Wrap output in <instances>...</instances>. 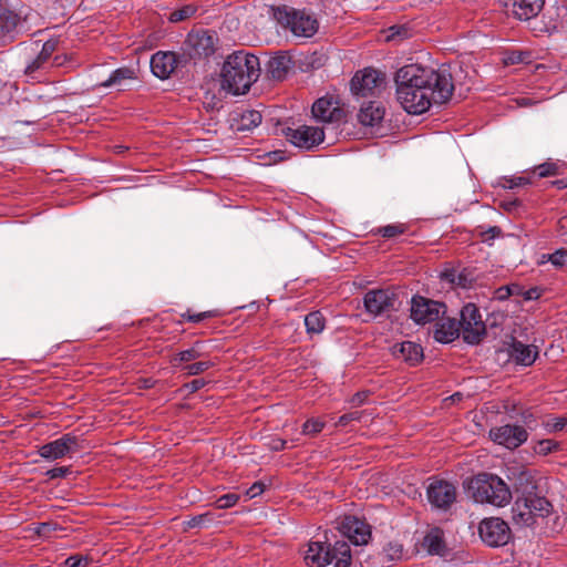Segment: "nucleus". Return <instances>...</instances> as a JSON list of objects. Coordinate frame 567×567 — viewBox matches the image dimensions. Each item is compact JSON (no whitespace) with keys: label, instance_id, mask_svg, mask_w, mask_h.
Returning <instances> with one entry per match:
<instances>
[{"label":"nucleus","instance_id":"ddd939ff","mask_svg":"<svg viewBox=\"0 0 567 567\" xmlns=\"http://www.w3.org/2000/svg\"><path fill=\"white\" fill-rule=\"evenodd\" d=\"M489 437L496 444L514 450L527 441L528 433L522 425L505 424L491 429Z\"/></svg>","mask_w":567,"mask_h":567},{"label":"nucleus","instance_id":"8fccbe9b","mask_svg":"<svg viewBox=\"0 0 567 567\" xmlns=\"http://www.w3.org/2000/svg\"><path fill=\"white\" fill-rule=\"evenodd\" d=\"M58 43L59 41L55 40V39H50L48 41H45L42 45V50L40 51L43 56H47L48 59L51 60L52 58V54L56 51L58 49Z\"/></svg>","mask_w":567,"mask_h":567},{"label":"nucleus","instance_id":"7c9ffc66","mask_svg":"<svg viewBox=\"0 0 567 567\" xmlns=\"http://www.w3.org/2000/svg\"><path fill=\"white\" fill-rule=\"evenodd\" d=\"M324 317L320 311H312L305 317L307 333L318 334L324 329Z\"/></svg>","mask_w":567,"mask_h":567},{"label":"nucleus","instance_id":"13d9d810","mask_svg":"<svg viewBox=\"0 0 567 567\" xmlns=\"http://www.w3.org/2000/svg\"><path fill=\"white\" fill-rule=\"evenodd\" d=\"M205 385V381L203 379H195L192 382L187 383L186 386L190 392H196Z\"/></svg>","mask_w":567,"mask_h":567},{"label":"nucleus","instance_id":"9d476101","mask_svg":"<svg viewBox=\"0 0 567 567\" xmlns=\"http://www.w3.org/2000/svg\"><path fill=\"white\" fill-rule=\"evenodd\" d=\"M284 135L291 144L299 148L312 150L324 141V132L320 127L301 125L297 128L287 127Z\"/></svg>","mask_w":567,"mask_h":567},{"label":"nucleus","instance_id":"0eeeda50","mask_svg":"<svg viewBox=\"0 0 567 567\" xmlns=\"http://www.w3.org/2000/svg\"><path fill=\"white\" fill-rule=\"evenodd\" d=\"M458 324L463 340L468 344H478L486 334V323L480 309L472 302L462 308Z\"/></svg>","mask_w":567,"mask_h":567},{"label":"nucleus","instance_id":"69168bd1","mask_svg":"<svg viewBox=\"0 0 567 567\" xmlns=\"http://www.w3.org/2000/svg\"><path fill=\"white\" fill-rule=\"evenodd\" d=\"M286 445V441L277 439L272 441L271 447L276 451L284 450Z\"/></svg>","mask_w":567,"mask_h":567},{"label":"nucleus","instance_id":"473e14b6","mask_svg":"<svg viewBox=\"0 0 567 567\" xmlns=\"http://www.w3.org/2000/svg\"><path fill=\"white\" fill-rule=\"evenodd\" d=\"M134 72L128 68H120L112 72L110 78L102 82L100 86L110 87L113 85H120L124 80L132 79Z\"/></svg>","mask_w":567,"mask_h":567},{"label":"nucleus","instance_id":"f8f14e48","mask_svg":"<svg viewBox=\"0 0 567 567\" xmlns=\"http://www.w3.org/2000/svg\"><path fill=\"white\" fill-rule=\"evenodd\" d=\"M396 295L390 289L369 290L363 298L368 313L378 317L395 309Z\"/></svg>","mask_w":567,"mask_h":567},{"label":"nucleus","instance_id":"c9c22d12","mask_svg":"<svg viewBox=\"0 0 567 567\" xmlns=\"http://www.w3.org/2000/svg\"><path fill=\"white\" fill-rule=\"evenodd\" d=\"M216 517L214 512H207L197 516L192 517L189 520L184 522V530L200 527L208 522H212Z\"/></svg>","mask_w":567,"mask_h":567},{"label":"nucleus","instance_id":"37998d69","mask_svg":"<svg viewBox=\"0 0 567 567\" xmlns=\"http://www.w3.org/2000/svg\"><path fill=\"white\" fill-rule=\"evenodd\" d=\"M548 260L557 268L567 266V250L558 249L555 252L548 255Z\"/></svg>","mask_w":567,"mask_h":567},{"label":"nucleus","instance_id":"a18cd8bd","mask_svg":"<svg viewBox=\"0 0 567 567\" xmlns=\"http://www.w3.org/2000/svg\"><path fill=\"white\" fill-rule=\"evenodd\" d=\"M91 559L83 555H73L65 559L66 567H87Z\"/></svg>","mask_w":567,"mask_h":567},{"label":"nucleus","instance_id":"39448f33","mask_svg":"<svg viewBox=\"0 0 567 567\" xmlns=\"http://www.w3.org/2000/svg\"><path fill=\"white\" fill-rule=\"evenodd\" d=\"M553 511L548 498H516L512 505L513 523L522 527H530L538 523L539 518L547 517Z\"/></svg>","mask_w":567,"mask_h":567},{"label":"nucleus","instance_id":"f3484780","mask_svg":"<svg viewBox=\"0 0 567 567\" xmlns=\"http://www.w3.org/2000/svg\"><path fill=\"white\" fill-rule=\"evenodd\" d=\"M178 56L174 52H156L151 59V69L155 76L167 79L177 68Z\"/></svg>","mask_w":567,"mask_h":567},{"label":"nucleus","instance_id":"aec40b11","mask_svg":"<svg viewBox=\"0 0 567 567\" xmlns=\"http://www.w3.org/2000/svg\"><path fill=\"white\" fill-rule=\"evenodd\" d=\"M312 114L315 118L324 123L339 122L343 117V111L336 106L331 100L323 97L313 103Z\"/></svg>","mask_w":567,"mask_h":567},{"label":"nucleus","instance_id":"423d86ee","mask_svg":"<svg viewBox=\"0 0 567 567\" xmlns=\"http://www.w3.org/2000/svg\"><path fill=\"white\" fill-rule=\"evenodd\" d=\"M468 496H511L506 483L495 474L480 473L464 482Z\"/></svg>","mask_w":567,"mask_h":567},{"label":"nucleus","instance_id":"774afa93","mask_svg":"<svg viewBox=\"0 0 567 567\" xmlns=\"http://www.w3.org/2000/svg\"><path fill=\"white\" fill-rule=\"evenodd\" d=\"M559 226L561 229H567V215L559 219Z\"/></svg>","mask_w":567,"mask_h":567},{"label":"nucleus","instance_id":"412c9836","mask_svg":"<svg viewBox=\"0 0 567 567\" xmlns=\"http://www.w3.org/2000/svg\"><path fill=\"white\" fill-rule=\"evenodd\" d=\"M435 324L434 339L441 343H450L460 337L458 321L454 318L442 316Z\"/></svg>","mask_w":567,"mask_h":567},{"label":"nucleus","instance_id":"2eb2a0df","mask_svg":"<svg viewBox=\"0 0 567 567\" xmlns=\"http://www.w3.org/2000/svg\"><path fill=\"white\" fill-rule=\"evenodd\" d=\"M416 550L431 556L444 557L449 553L444 530L437 526L427 528L423 537L415 544Z\"/></svg>","mask_w":567,"mask_h":567},{"label":"nucleus","instance_id":"5fc2aeb1","mask_svg":"<svg viewBox=\"0 0 567 567\" xmlns=\"http://www.w3.org/2000/svg\"><path fill=\"white\" fill-rule=\"evenodd\" d=\"M71 472L69 466H58L47 472L50 478L64 477Z\"/></svg>","mask_w":567,"mask_h":567},{"label":"nucleus","instance_id":"72a5a7b5","mask_svg":"<svg viewBox=\"0 0 567 567\" xmlns=\"http://www.w3.org/2000/svg\"><path fill=\"white\" fill-rule=\"evenodd\" d=\"M19 17L9 10H3L0 13V31L3 33L12 32L18 25Z\"/></svg>","mask_w":567,"mask_h":567},{"label":"nucleus","instance_id":"f03ea898","mask_svg":"<svg viewBox=\"0 0 567 567\" xmlns=\"http://www.w3.org/2000/svg\"><path fill=\"white\" fill-rule=\"evenodd\" d=\"M258 56L237 50L228 54L220 70V87L233 95L246 94L260 75Z\"/></svg>","mask_w":567,"mask_h":567},{"label":"nucleus","instance_id":"0e129e2a","mask_svg":"<svg viewBox=\"0 0 567 567\" xmlns=\"http://www.w3.org/2000/svg\"><path fill=\"white\" fill-rule=\"evenodd\" d=\"M551 185L555 186L558 189H564V188L567 187V177L560 178V179H556V181L551 182Z\"/></svg>","mask_w":567,"mask_h":567},{"label":"nucleus","instance_id":"c03bdc74","mask_svg":"<svg viewBox=\"0 0 567 567\" xmlns=\"http://www.w3.org/2000/svg\"><path fill=\"white\" fill-rule=\"evenodd\" d=\"M431 506L433 509L440 511V512H447L450 511L452 504L456 498H429Z\"/></svg>","mask_w":567,"mask_h":567},{"label":"nucleus","instance_id":"a19ab883","mask_svg":"<svg viewBox=\"0 0 567 567\" xmlns=\"http://www.w3.org/2000/svg\"><path fill=\"white\" fill-rule=\"evenodd\" d=\"M216 316H217V311H215V310L204 311V312H199V313H192L189 310H187L186 312L181 315V317L184 320H187V321H190L194 323L200 322L203 320H206V319H209V318H213Z\"/></svg>","mask_w":567,"mask_h":567},{"label":"nucleus","instance_id":"bb28decb","mask_svg":"<svg viewBox=\"0 0 567 567\" xmlns=\"http://www.w3.org/2000/svg\"><path fill=\"white\" fill-rule=\"evenodd\" d=\"M441 278L456 287H461L463 289L471 288L473 282L475 281V277L472 271L467 268H463L461 270L457 269H446L442 272Z\"/></svg>","mask_w":567,"mask_h":567},{"label":"nucleus","instance_id":"5701e85b","mask_svg":"<svg viewBox=\"0 0 567 567\" xmlns=\"http://www.w3.org/2000/svg\"><path fill=\"white\" fill-rule=\"evenodd\" d=\"M383 117L384 109L377 102L363 104L357 114L358 122L370 127L379 125Z\"/></svg>","mask_w":567,"mask_h":567},{"label":"nucleus","instance_id":"dca6fc26","mask_svg":"<svg viewBox=\"0 0 567 567\" xmlns=\"http://www.w3.org/2000/svg\"><path fill=\"white\" fill-rule=\"evenodd\" d=\"M339 530L354 545H365L371 537L370 526L355 516H346L339 524Z\"/></svg>","mask_w":567,"mask_h":567},{"label":"nucleus","instance_id":"b1692460","mask_svg":"<svg viewBox=\"0 0 567 567\" xmlns=\"http://www.w3.org/2000/svg\"><path fill=\"white\" fill-rule=\"evenodd\" d=\"M393 354L410 365H416L423 359V349L412 341H404L393 347Z\"/></svg>","mask_w":567,"mask_h":567},{"label":"nucleus","instance_id":"6e6d98bb","mask_svg":"<svg viewBox=\"0 0 567 567\" xmlns=\"http://www.w3.org/2000/svg\"><path fill=\"white\" fill-rule=\"evenodd\" d=\"M238 498H217L215 502L216 509L230 508L236 505Z\"/></svg>","mask_w":567,"mask_h":567},{"label":"nucleus","instance_id":"c85d7f7f","mask_svg":"<svg viewBox=\"0 0 567 567\" xmlns=\"http://www.w3.org/2000/svg\"><path fill=\"white\" fill-rule=\"evenodd\" d=\"M202 342L197 341L194 346L187 350L179 351L175 355H173L169 360L172 365L178 367L182 362H190L197 360L202 357L200 352Z\"/></svg>","mask_w":567,"mask_h":567},{"label":"nucleus","instance_id":"e433bc0d","mask_svg":"<svg viewBox=\"0 0 567 567\" xmlns=\"http://www.w3.org/2000/svg\"><path fill=\"white\" fill-rule=\"evenodd\" d=\"M406 230V227L402 224H393V225H386L383 227H380L378 229V233L384 237V238H394L399 235L404 234Z\"/></svg>","mask_w":567,"mask_h":567},{"label":"nucleus","instance_id":"6e6552de","mask_svg":"<svg viewBox=\"0 0 567 567\" xmlns=\"http://www.w3.org/2000/svg\"><path fill=\"white\" fill-rule=\"evenodd\" d=\"M411 319L417 324H426L439 320L446 312L443 302L435 301L422 296H414L411 299Z\"/></svg>","mask_w":567,"mask_h":567},{"label":"nucleus","instance_id":"bf43d9fd","mask_svg":"<svg viewBox=\"0 0 567 567\" xmlns=\"http://www.w3.org/2000/svg\"><path fill=\"white\" fill-rule=\"evenodd\" d=\"M368 392H358L351 398V402L357 405H361L365 402Z\"/></svg>","mask_w":567,"mask_h":567},{"label":"nucleus","instance_id":"f704fd0d","mask_svg":"<svg viewBox=\"0 0 567 567\" xmlns=\"http://www.w3.org/2000/svg\"><path fill=\"white\" fill-rule=\"evenodd\" d=\"M534 173L538 175V177H547L555 176L560 173V165L556 162H545L534 168Z\"/></svg>","mask_w":567,"mask_h":567},{"label":"nucleus","instance_id":"4d7b16f0","mask_svg":"<svg viewBox=\"0 0 567 567\" xmlns=\"http://www.w3.org/2000/svg\"><path fill=\"white\" fill-rule=\"evenodd\" d=\"M518 206H520V202L518 199L504 200L502 203V207L509 213L514 212Z\"/></svg>","mask_w":567,"mask_h":567},{"label":"nucleus","instance_id":"9b49d317","mask_svg":"<svg viewBox=\"0 0 567 567\" xmlns=\"http://www.w3.org/2000/svg\"><path fill=\"white\" fill-rule=\"evenodd\" d=\"M384 82V74L367 68L363 71H359L354 74L351 80V91L357 96H370L374 95Z\"/></svg>","mask_w":567,"mask_h":567},{"label":"nucleus","instance_id":"20e7f679","mask_svg":"<svg viewBox=\"0 0 567 567\" xmlns=\"http://www.w3.org/2000/svg\"><path fill=\"white\" fill-rule=\"evenodd\" d=\"M272 18L296 37L310 38L318 31V21L305 11L287 6L272 7Z\"/></svg>","mask_w":567,"mask_h":567},{"label":"nucleus","instance_id":"7ed1b4c3","mask_svg":"<svg viewBox=\"0 0 567 567\" xmlns=\"http://www.w3.org/2000/svg\"><path fill=\"white\" fill-rule=\"evenodd\" d=\"M310 567H350L351 550L347 542L338 540L333 545L322 542H311L305 556Z\"/></svg>","mask_w":567,"mask_h":567},{"label":"nucleus","instance_id":"338daca9","mask_svg":"<svg viewBox=\"0 0 567 567\" xmlns=\"http://www.w3.org/2000/svg\"><path fill=\"white\" fill-rule=\"evenodd\" d=\"M538 485H533L530 491L524 493L523 496H537L539 492H537Z\"/></svg>","mask_w":567,"mask_h":567},{"label":"nucleus","instance_id":"09e8293b","mask_svg":"<svg viewBox=\"0 0 567 567\" xmlns=\"http://www.w3.org/2000/svg\"><path fill=\"white\" fill-rule=\"evenodd\" d=\"M515 288L516 286H502L495 290L494 298L501 301L506 300L514 293Z\"/></svg>","mask_w":567,"mask_h":567},{"label":"nucleus","instance_id":"6ab92c4d","mask_svg":"<svg viewBox=\"0 0 567 567\" xmlns=\"http://www.w3.org/2000/svg\"><path fill=\"white\" fill-rule=\"evenodd\" d=\"M262 121V115L256 110H237L233 112L230 126L236 132H247L257 127Z\"/></svg>","mask_w":567,"mask_h":567},{"label":"nucleus","instance_id":"680f3d73","mask_svg":"<svg viewBox=\"0 0 567 567\" xmlns=\"http://www.w3.org/2000/svg\"><path fill=\"white\" fill-rule=\"evenodd\" d=\"M35 532L39 536H47L50 532V524H48V523L40 524Z\"/></svg>","mask_w":567,"mask_h":567},{"label":"nucleus","instance_id":"de8ad7c7","mask_svg":"<svg viewBox=\"0 0 567 567\" xmlns=\"http://www.w3.org/2000/svg\"><path fill=\"white\" fill-rule=\"evenodd\" d=\"M361 416H362V412H360V411H354V412L342 414L338 419L337 425L338 426H347L349 423H351L353 421H360Z\"/></svg>","mask_w":567,"mask_h":567},{"label":"nucleus","instance_id":"a878e982","mask_svg":"<svg viewBox=\"0 0 567 567\" xmlns=\"http://www.w3.org/2000/svg\"><path fill=\"white\" fill-rule=\"evenodd\" d=\"M544 6V0H514L513 13L519 20H529L536 17Z\"/></svg>","mask_w":567,"mask_h":567},{"label":"nucleus","instance_id":"ea45409f","mask_svg":"<svg viewBox=\"0 0 567 567\" xmlns=\"http://www.w3.org/2000/svg\"><path fill=\"white\" fill-rule=\"evenodd\" d=\"M544 427L547 432H559L566 429L567 417H551L543 422Z\"/></svg>","mask_w":567,"mask_h":567},{"label":"nucleus","instance_id":"cd10ccee","mask_svg":"<svg viewBox=\"0 0 567 567\" xmlns=\"http://www.w3.org/2000/svg\"><path fill=\"white\" fill-rule=\"evenodd\" d=\"M430 484L426 487V496H455L456 487L449 481L430 478Z\"/></svg>","mask_w":567,"mask_h":567},{"label":"nucleus","instance_id":"4c0bfd02","mask_svg":"<svg viewBox=\"0 0 567 567\" xmlns=\"http://www.w3.org/2000/svg\"><path fill=\"white\" fill-rule=\"evenodd\" d=\"M214 367V363L209 360L207 361H197L194 363L186 364L184 367V370L186 371L187 375H198L208 369Z\"/></svg>","mask_w":567,"mask_h":567},{"label":"nucleus","instance_id":"4468645a","mask_svg":"<svg viewBox=\"0 0 567 567\" xmlns=\"http://www.w3.org/2000/svg\"><path fill=\"white\" fill-rule=\"evenodd\" d=\"M81 450L78 436L70 433L62 435L60 439L42 445L39 449L41 457L50 461L62 458L68 454L76 453Z\"/></svg>","mask_w":567,"mask_h":567},{"label":"nucleus","instance_id":"c756f323","mask_svg":"<svg viewBox=\"0 0 567 567\" xmlns=\"http://www.w3.org/2000/svg\"><path fill=\"white\" fill-rule=\"evenodd\" d=\"M59 56L54 58V62L52 65H58L60 62H58ZM51 65L50 59L47 56H43V54L40 52L37 58H34L24 69V73L28 76H31L32 79L35 78V73L39 71L47 70Z\"/></svg>","mask_w":567,"mask_h":567},{"label":"nucleus","instance_id":"49530a36","mask_svg":"<svg viewBox=\"0 0 567 567\" xmlns=\"http://www.w3.org/2000/svg\"><path fill=\"white\" fill-rule=\"evenodd\" d=\"M194 12L195 10L192 7H185L181 10L173 11L169 16V20L172 22H179L189 18Z\"/></svg>","mask_w":567,"mask_h":567},{"label":"nucleus","instance_id":"4be33fe9","mask_svg":"<svg viewBox=\"0 0 567 567\" xmlns=\"http://www.w3.org/2000/svg\"><path fill=\"white\" fill-rule=\"evenodd\" d=\"M508 353L517 364L527 367L535 362L538 355V350L535 346H528L520 341L513 340L509 344Z\"/></svg>","mask_w":567,"mask_h":567},{"label":"nucleus","instance_id":"3c124183","mask_svg":"<svg viewBox=\"0 0 567 567\" xmlns=\"http://www.w3.org/2000/svg\"><path fill=\"white\" fill-rule=\"evenodd\" d=\"M265 492H268L267 486L261 482H256L246 492V496H260Z\"/></svg>","mask_w":567,"mask_h":567},{"label":"nucleus","instance_id":"603ef678","mask_svg":"<svg viewBox=\"0 0 567 567\" xmlns=\"http://www.w3.org/2000/svg\"><path fill=\"white\" fill-rule=\"evenodd\" d=\"M528 181L525 177H509L505 178L503 186L505 188L513 189L515 187L527 184Z\"/></svg>","mask_w":567,"mask_h":567},{"label":"nucleus","instance_id":"e2e57ef3","mask_svg":"<svg viewBox=\"0 0 567 567\" xmlns=\"http://www.w3.org/2000/svg\"><path fill=\"white\" fill-rule=\"evenodd\" d=\"M402 493L408 496H411L412 494H419V496L422 495V492L419 488L414 487L412 484H409L408 488L403 489Z\"/></svg>","mask_w":567,"mask_h":567},{"label":"nucleus","instance_id":"79ce46f5","mask_svg":"<svg viewBox=\"0 0 567 567\" xmlns=\"http://www.w3.org/2000/svg\"><path fill=\"white\" fill-rule=\"evenodd\" d=\"M558 449L559 444L556 441L547 439L538 441L537 445L535 446V452L540 455H548Z\"/></svg>","mask_w":567,"mask_h":567},{"label":"nucleus","instance_id":"f257e3e1","mask_svg":"<svg viewBox=\"0 0 567 567\" xmlns=\"http://www.w3.org/2000/svg\"><path fill=\"white\" fill-rule=\"evenodd\" d=\"M394 81L399 103L414 115L429 111L432 104L446 103L454 91L452 75L445 66L408 64L396 71Z\"/></svg>","mask_w":567,"mask_h":567},{"label":"nucleus","instance_id":"393cba45","mask_svg":"<svg viewBox=\"0 0 567 567\" xmlns=\"http://www.w3.org/2000/svg\"><path fill=\"white\" fill-rule=\"evenodd\" d=\"M292 66L290 56L279 53L267 63V73L274 80H284Z\"/></svg>","mask_w":567,"mask_h":567},{"label":"nucleus","instance_id":"2f4dec72","mask_svg":"<svg viewBox=\"0 0 567 567\" xmlns=\"http://www.w3.org/2000/svg\"><path fill=\"white\" fill-rule=\"evenodd\" d=\"M383 563H394L403 557V546L398 542L388 543L381 553Z\"/></svg>","mask_w":567,"mask_h":567},{"label":"nucleus","instance_id":"1a4fd4ad","mask_svg":"<svg viewBox=\"0 0 567 567\" xmlns=\"http://www.w3.org/2000/svg\"><path fill=\"white\" fill-rule=\"evenodd\" d=\"M481 539L491 547H501L511 539V529L507 523L498 517L485 518L480 523Z\"/></svg>","mask_w":567,"mask_h":567},{"label":"nucleus","instance_id":"052dcab7","mask_svg":"<svg viewBox=\"0 0 567 567\" xmlns=\"http://www.w3.org/2000/svg\"><path fill=\"white\" fill-rule=\"evenodd\" d=\"M485 499L487 502H489L491 504L496 505L498 507H505L506 505L509 504L511 498L502 497V498H485Z\"/></svg>","mask_w":567,"mask_h":567},{"label":"nucleus","instance_id":"a211bd4d","mask_svg":"<svg viewBox=\"0 0 567 567\" xmlns=\"http://www.w3.org/2000/svg\"><path fill=\"white\" fill-rule=\"evenodd\" d=\"M187 43L196 55L207 58L215 52L216 38L208 31H197L188 34Z\"/></svg>","mask_w":567,"mask_h":567},{"label":"nucleus","instance_id":"864d4df0","mask_svg":"<svg viewBox=\"0 0 567 567\" xmlns=\"http://www.w3.org/2000/svg\"><path fill=\"white\" fill-rule=\"evenodd\" d=\"M502 230L497 226L489 227L487 230L481 233L483 241L492 240L501 235Z\"/></svg>","mask_w":567,"mask_h":567},{"label":"nucleus","instance_id":"58836bf2","mask_svg":"<svg viewBox=\"0 0 567 567\" xmlns=\"http://www.w3.org/2000/svg\"><path fill=\"white\" fill-rule=\"evenodd\" d=\"M324 427V422L319 419H309L302 425V434L315 436Z\"/></svg>","mask_w":567,"mask_h":567}]
</instances>
